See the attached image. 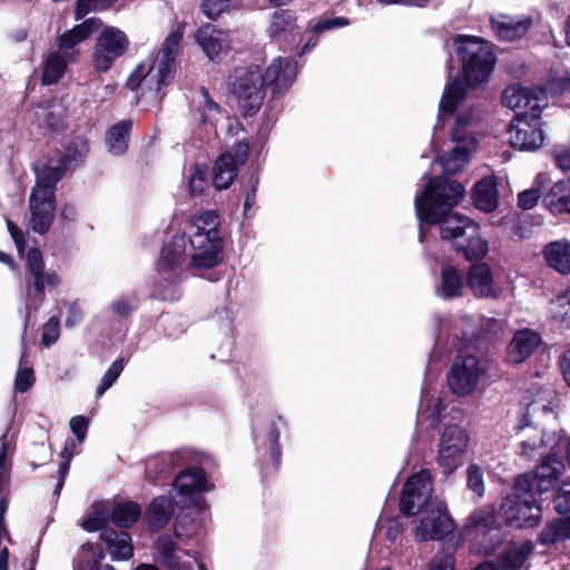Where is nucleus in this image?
Instances as JSON below:
<instances>
[{"label":"nucleus","mask_w":570,"mask_h":570,"mask_svg":"<svg viewBox=\"0 0 570 570\" xmlns=\"http://www.w3.org/2000/svg\"><path fill=\"white\" fill-rule=\"evenodd\" d=\"M464 186L444 177H432L424 189L415 197L414 206L421 223L438 224L442 240L469 259H481L488 250V240L482 236L480 226L471 218L453 213V208L463 199Z\"/></svg>","instance_id":"f257e3e1"},{"label":"nucleus","mask_w":570,"mask_h":570,"mask_svg":"<svg viewBox=\"0 0 570 570\" xmlns=\"http://www.w3.org/2000/svg\"><path fill=\"white\" fill-rule=\"evenodd\" d=\"M466 88L464 82L455 78L445 87L440 101L438 122L434 127L433 139L436 132L450 126V137L454 147L438 158L443 171L454 175L462 170L469 163L471 153L475 149L474 127L480 120V114L474 109H466L458 112L452 120V112L465 98Z\"/></svg>","instance_id":"f03ea898"},{"label":"nucleus","mask_w":570,"mask_h":570,"mask_svg":"<svg viewBox=\"0 0 570 570\" xmlns=\"http://www.w3.org/2000/svg\"><path fill=\"white\" fill-rule=\"evenodd\" d=\"M296 75L297 62L293 58L277 57L265 73L258 66L236 68L229 76L228 88L244 112H256L264 101V87L271 86L274 92L285 91L293 85Z\"/></svg>","instance_id":"7ed1b4c3"},{"label":"nucleus","mask_w":570,"mask_h":570,"mask_svg":"<svg viewBox=\"0 0 570 570\" xmlns=\"http://www.w3.org/2000/svg\"><path fill=\"white\" fill-rule=\"evenodd\" d=\"M431 494L432 476L429 470L413 474L403 489L401 511L406 515L424 513L414 529L417 541L440 540L453 530V521L445 503L432 499Z\"/></svg>","instance_id":"20e7f679"},{"label":"nucleus","mask_w":570,"mask_h":570,"mask_svg":"<svg viewBox=\"0 0 570 570\" xmlns=\"http://www.w3.org/2000/svg\"><path fill=\"white\" fill-rule=\"evenodd\" d=\"M36 185L29 197V227L33 233L45 235L55 218V187L63 176L61 161L35 163Z\"/></svg>","instance_id":"39448f33"},{"label":"nucleus","mask_w":570,"mask_h":570,"mask_svg":"<svg viewBox=\"0 0 570 570\" xmlns=\"http://www.w3.org/2000/svg\"><path fill=\"white\" fill-rule=\"evenodd\" d=\"M219 216L215 210H207L193 219L190 238L191 264L195 268L207 269L222 259L223 242L218 230Z\"/></svg>","instance_id":"423d86ee"},{"label":"nucleus","mask_w":570,"mask_h":570,"mask_svg":"<svg viewBox=\"0 0 570 570\" xmlns=\"http://www.w3.org/2000/svg\"><path fill=\"white\" fill-rule=\"evenodd\" d=\"M28 277L21 288V298L24 305V328L28 326L32 314H36L45 302L46 289H57L61 285L60 276L52 271H47L40 249L32 247L27 252Z\"/></svg>","instance_id":"0eeeda50"},{"label":"nucleus","mask_w":570,"mask_h":570,"mask_svg":"<svg viewBox=\"0 0 570 570\" xmlns=\"http://www.w3.org/2000/svg\"><path fill=\"white\" fill-rule=\"evenodd\" d=\"M183 35L171 32L164 41L154 62L145 72L144 66H138L129 76L127 86L136 90L139 86L154 90L156 94L174 78L175 58L179 51Z\"/></svg>","instance_id":"6e6552de"},{"label":"nucleus","mask_w":570,"mask_h":570,"mask_svg":"<svg viewBox=\"0 0 570 570\" xmlns=\"http://www.w3.org/2000/svg\"><path fill=\"white\" fill-rule=\"evenodd\" d=\"M454 45L466 81L478 85L488 79L495 65V56L490 45L482 38L468 35L456 36Z\"/></svg>","instance_id":"1a4fd4ad"},{"label":"nucleus","mask_w":570,"mask_h":570,"mask_svg":"<svg viewBox=\"0 0 570 570\" xmlns=\"http://www.w3.org/2000/svg\"><path fill=\"white\" fill-rule=\"evenodd\" d=\"M562 469V462L553 452L542 456V462L534 473H525L518 476L515 480V493L523 502H533L534 495L540 497L557 485Z\"/></svg>","instance_id":"9d476101"},{"label":"nucleus","mask_w":570,"mask_h":570,"mask_svg":"<svg viewBox=\"0 0 570 570\" xmlns=\"http://www.w3.org/2000/svg\"><path fill=\"white\" fill-rule=\"evenodd\" d=\"M539 412L550 414L552 410L549 404L533 401L528 404L522 423L518 426L519 430L525 432L524 439L521 442V455L527 459L542 458L552 453L561 440V435L556 432H546L538 428H530V416Z\"/></svg>","instance_id":"9b49d317"},{"label":"nucleus","mask_w":570,"mask_h":570,"mask_svg":"<svg viewBox=\"0 0 570 570\" xmlns=\"http://www.w3.org/2000/svg\"><path fill=\"white\" fill-rule=\"evenodd\" d=\"M188 245L190 238L186 234H176L164 245L157 262V271L164 279L175 283L187 267H195L191 253H187Z\"/></svg>","instance_id":"f8f14e48"},{"label":"nucleus","mask_w":570,"mask_h":570,"mask_svg":"<svg viewBox=\"0 0 570 570\" xmlns=\"http://www.w3.org/2000/svg\"><path fill=\"white\" fill-rule=\"evenodd\" d=\"M502 104L514 110L515 117H539L548 106V97L542 88L514 85L503 91Z\"/></svg>","instance_id":"ddd939ff"},{"label":"nucleus","mask_w":570,"mask_h":570,"mask_svg":"<svg viewBox=\"0 0 570 570\" xmlns=\"http://www.w3.org/2000/svg\"><path fill=\"white\" fill-rule=\"evenodd\" d=\"M129 40L124 31L116 27H106L97 38L94 48V67L105 72L128 49Z\"/></svg>","instance_id":"4468645a"},{"label":"nucleus","mask_w":570,"mask_h":570,"mask_svg":"<svg viewBox=\"0 0 570 570\" xmlns=\"http://www.w3.org/2000/svg\"><path fill=\"white\" fill-rule=\"evenodd\" d=\"M468 443L469 436L464 429L455 424L444 428L436 461L445 474L452 473L461 464Z\"/></svg>","instance_id":"2eb2a0df"},{"label":"nucleus","mask_w":570,"mask_h":570,"mask_svg":"<svg viewBox=\"0 0 570 570\" xmlns=\"http://www.w3.org/2000/svg\"><path fill=\"white\" fill-rule=\"evenodd\" d=\"M156 560L168 570H206L195 551L179 548L168 534L156 541Z\"/></svg>","instance_id":"dca6fc26"},{"label":"nucleus","mask_w":570,"mask_h":570,"mask_svg":"<svg viewBox=\"0 0 570 570\" xmlns=\"http://www.w3.org/2000/svg\"><path fill=\"white\" fill-rule=\"evenodd\" d=\"M286 428V421L282 415L273 416L265 426L258 422L253 423V440L261 455L269 454L273 466L277 469L282 460L279 445L281 430Z\"/></svg>","instance_id":"f3484780"},{"label":"nucleus","mask_w":570,"mask_h":570,"mask_svg":"<svg viewBox=\"0 0 570 570\" xmlns=\"http://www.w3.org/2000/svg\"><path fill=\"white\" fill-rule=\"evenodd\" d=\"M481 368L474 355H459L454 358L448 374V383L453 393L468 395L479 383Z\"/></svg>","instance_id":"a211bd4d"},{"label":"nucleus","mask_w":570,"mask_h":570,"mask_svg":"<svg viewBox=\"0 0 570 570\" xmlns=\"http://www.w3.org/2000/svg\"><path fill=\"white\" fill-rule=\"evenodd\" d=\"M509 142L519 150L532 151L544 141L539 117H514L509 125Z\"/></svg>","instance_id":"6ab92c4d"},{"label":"nucleus","mask_w":570,"mask_h":570,"mask_svg":"<svg viewBox=\"0 0 570 570\" xmlns=\"http://www.w3.org/2000/svg\"><path fill=\"white\" fill-rule=\"evenodd\" d=\"M174 485L177 493L183 498V504L200 505L203 502L200 494L210 489L204 471L199 468H188L181 471L176 476Z\"/></svg>","instance_id":"aec40b11"},{"label":"nucleus","mask_w":570,"mask_h":570,"mask_svg":"<svg viewBox=\"0 0 570 570\" xmlns=\"http://www.w3.org/2000/svg\"><path fill=\"white\" fill-rule=\"evenodd\" d=\"M507 522L517 528H532L540 519L541 503L539 497L534 495L533 502L525 503L514 492L513 500H507L502 504Z\"/></svg>","instance_id":"412c9836"},{"label":"nucleus","mask_w":570,"mask_h":570,"mask_svg":"<svg viewBox=\"0 0 570 570\" xmlns=\"http://www.w3.org/2000/svg\"><path fill=\"white\" fill-rule=\"evenodd\" d=\"M195 39L209 60L226 55L230 48L229 33L212 23L202 26L197 30Z\"/></svg>","instance_id":"4be33fe9"},{"label":"nucleus","mask_w":570,"mask_h":570,"mask_svg":"<svg viewBox=\"0 0 570 570\" xmlns=\"http://www.w3.org/2000/svg\"><path fill=\"white\" fill-rule=\"evenodd\" d=\"M541 343L542 338L538 332L530 328L517 331L507 347L508 362L511 364L523 363Z\"/></svg>","instance_id":"5701e85b"},{"label":"nucleus","mask_w":570,"mask_h":570,"mask_svg":"<svg viewBox=\"0 0 570 570\" xmlns=\"http://www.w3.org/2000/svg\"><path fill=\"white\" fill-rule=\"evenodd\" d=\"M101 27V21L96 18H89L82 23L75 26L72 29L60 35L58 39V50L63 52L67 57L77 60L79 50L78 45L85 41L91 33Z\"/></svg>","instance_id":"b1692460"},{"label":"nucleus","mask_w":570,"mask_h":570,"mask_svg":"<svg viewBox=\"0 0 570 570\" xmlns=\"http://www.w3.org/2000/svg\"><path fill=\"white\" fill-rule=\"evenodd\" d=\"M532 19L530 17H512L508 14H498L491 18V27L499 39L513 41L522 38L531 28Z\"/></svg>","instance_id":"393cba45"},{"label":"nucleus","mask_w":570,"mask_h":570,"mask_svg":"<svg viewBox=\"0 0 570 570\" xmlns=\"http://www.w3.org/2000/svg\"><path fill=\"white\" fill-rule=\"evenodd\" d=\"M470 525L478 535H490V543L484 546L487 550L494 549L501 542V533L491 508L476 510L470 518Z\"/></svg>","instance_id":"a878e982"},{"label":"nucleus","mask_w":570,"mask_h":570,"mask_svg":"<svg viewBox=\"0 0 570 570\" xmlns=\"http://www.w3.org/2000/svg\"><path fill=\"white\" fill-rule=\"evenodd\" d=\"M472 318L470 316L446 320L439 324V338H451L452 347L460 350L472 335Z\"/></svg>","instance_id":"bb28decb"},{"label":"nucleus","mask_w":570,"mask_h":570,"mask_svg":"<svg viewBox=\"0 0 570 570\" xmlns=\"http://www.w3.org/2000/svg\"><path fill=\"white\" fill-rule=\"evenodd\" d=\"M543 257L547 265L561 275L570 274V242L566 239L554 240L543 248Z\"/></svg>","instance_id":"cd10ccee"},{"label":"nucleus","mask_w":570,"mask_h":570,"mask_svg":"<svg viewBox=\"0 0 570 570\" xmlns=\"http://www.w3.org/2000/svg\"><path fill=\"white\" fill-rule=\"evenodd\" d=\"M464 276L452 265H444L440 273V284L435 287L436 296L452 299L462 296Z\"/></svg>","instance_id":"c85d7f7f"},{"label":"nucleus","mask_w":570,"mask_h":570,"mask_svg":"<svg viewBox=\"0 0 570 570\" xmlns=\"http://www.w3.org/2000/svg\"><path fill=\"white\" fill-rule=\"evenodd\" d=\"M466 282L475 296H494L493 276L489 265L484 263L473 265L469 271Z\"/></svg>","instance_id":"c756f323"},{"label":"nucleus","mask_w":570,"mask_h":570,"mask_svg":"<svg viewBox=\"0 0 570 570\" xmlns=\"http://www.w3.org/2000/svg\"><path fill=\"white\" fill-rule=\"evenodd\" d=\"M100 537L114 560H127L132 557L134 549L127 532L105 529Z\"/></svg>","instance_id":"7c9ffc66"},{"label":"nucleus","mask_w":570,"mask_h":570,"mask_svg":"<svg viewBox=\"0 0 570 570\" xmlns=\"http://www.w3.org/2000/svg\"><path fill=\"white\" fill-rule=\"evenodd\" d=\"M296 29V16L287 9L276 10L271 17L267 35L269 38L281 41L286 40Z\"/></svg>","instance_id":"2f4dec72"},{"label":"nucleus","mask_w":570,"mask_h":570,"mask_svg":"<svg viewBox=\"0 0 570 570\" xmlns=\"http://www.w3.org/2000/svg\"><path fill=\"white\" fill-rule=\"evenodd\" d=\"M73 61L60 50H51L43 61L42 82L45 85L58 82L66 73L68 65Z\"/></svg>","instance_id":"473e14b6"},{"label":"nucleus","mask_w":570,"mask_h":570,"mask_svg":"<svg viewBox=\"0 0 570 570\" xmlns=\"http://www.w3.org/2000/svg\"><path fill=\"white\" fill-rule=\"evenodd\" d=\"M473 202L476 208L485 213L498 207V190L492 177H484L475 184Z\"/></svg>","instance_id":"72a5a7b5"},{"label":"nucleus","mask_w":570,"mask_h":570,"mask_svg":"<svg viewBox=\"0 0 570 570\" xmlns=\"http://www.w3.org/2000/svg\"><path fill=\"white\" fill-rule=\"evenodd\" d=\"M543 203L551 213L570 214V178L556 183L543 197Z\"/></svg>","instance_id":"f704fd0d"},{"label":"nucleus","mask_w":570,"mask_h":570,"mask_svg":"<svg viewBox=\"0 0 570 570\" xmlns=\"http://www.w3.org/2000/svg\"><path fill=\"white\" fill-rule=\"evenodd\" d=\"M174 504L170 498L160 495L155 498L148 507L147 520L153 530L163 529L171 519Z\"/></svg>","instance_id":"c9c22d12"},{"label":"nucleus","mask_w":570,"mask_h":570,"mask_svg":"<svg viewBox=\"0 0 570 570\" xmlns=\"http://www.w3.org/2000/svg\"><path fill=\"white\" fill-rule=\"evenodd\" d=\"M237 164L230 153H225L216 160L213 184L217 190L228 188L237 175Z\"/></svg>","instance_id":"e433bc0d"},{"label":"nucleus","mask_w":570,"mask_h":570,"mask_svg":"<svg viewBox=\"0 0 570 570\" xmlns=\"http://www.w3.org/2000/svg\"><path fill=\"white\" fill-rule=\"evenodd\" d=\"M534 544L531 541L508 549L498 558L497 570H519L532 554Z\"/></svg>","instance_id":"4c0bfd02"},{"label":"nucleus","mask_w":570,"mask_h":570,"mask_svg":"<svg viewBox=\"0 0 570 570\" xmlns=\"http://www.w3.org/2000/svg\"><path fill=\"white\" fill-rule=\"evenodd\" d=\"M88 150L87 141L81 137H77L69 144L66 154H59L57 158H51L49 160L40 159L37 163L51 164L55 161H61L65 174L69 168L77 166L87 155Z\"/></svg>","instance_id":"58836bf2"},{"label":"nucleus","mask_w":570,"mask_h":570,"mask_svg":"<svg viewBox=\"0 0 570 570\" xmlns=\"http://www.w3.org/2000/svg\"><path fill=\"white\" fill-rule=\"evenodd\" d=\"M131 126L130 120H121L107 131L106 142L111 154L122 155L127 150Z\"/></svg>","instance_id":"ea45409f"},{"label":"nucleus","mask_w":570,"mask_h":570,"mask_svg":"<svg viewBox=\"0 0 570 570\" xmlns=\"http://www.w3.org/2000/svg\"><path fill=\"white\" fill-rule=\"evenodd\" d=\"M36 115L42 119L47 127L51 130H56L62 124L66 116V108L59 100H51L46 106H39Z\"/></svg>","instance_id":"a19ab883"},{"label":"nucleus","mask_w":570,"mask_h":570,"mask_svg":"<svg viewBox=\"0 0 570 570\" xmlns=\"http://www.w3.org/2000/svg\"><path fill=\"white\" fill-rule=\"evenodd\" d=\"M140 507L135 502L117 504L111 512L112 522L120 528H129L139 519Z\"/></svg>","instance_id":"79ce46f5"},{"label":"nucleus","mask_w":570,"mask_h":570,"mask_svg":"<svg viewBox=\"0 0 570 570\" xmlns=\"http://www.w3.org/2000/svg\"><path fill=\"white\" fill-rule=\"evenodd\" d=\"M547 175L539 174L535 178L534 186L519 194L518 204L520 208L529 210L538 204V200L543 194L541 186L547 181Z\"/></svg>","instance_id":"37998d69"},{"label":"nucleus","mask_w":570,"mask_h":570,"mask_svg":"<svg viewBox=\"0 0 570 570\" xmlns=\"http://www.w3.org/2000/svg\"><path fill=\"white\" fill-rule=\"evenodd\" d=\"M125 364L122 358H118L112 362L109 368L106 371L104 376L101 377L100 384L96 389V396H102L117 381L124 371Z\"/></svg>","instance_id":"c03bdc74"},{"label":"nucleus","mask_w":570,"mask_h":570,"mask_svg":"<svg viewBox=\"0 0 570 570\" xmlns=\"http://www.w3.org/2000/svg\"><path fill=\"white\" fill-rule=\"evenodd\" d=\"M466 487L476 498H482L485 491L484 472L478 464H470L466 469Z\"/></svg>","instance_id":"a18cd8bd"},{"label":"nucleus","mask_w":570,"mask_h":570,"mask_svg":"<svg viewBox=\"0 0 570 570\" xmlns=\"http://www.w3.org/2000/svg\"><path fill=\"white\" fill-rule=\"evenodd\" d=\"M200 106L198 112L200 121L204 124L212 122L214 117L220 112V107L212 99L205 87L200 88Z\"/></svg>","instance_id":"49530a36"},{"label":"nucleus","mask_w":570,"mask_h":570,"mask_svg":"<svg viewBox=\"0 0 570 570\" xmlns=\"http://www.w3.org/2000/svg\"><path fill=\"white\" fill-rule=\"evenodd\" d=\"M208 168L206 165L197 164L194 166L188 177V189L191 196L200 195L207 186Z\"/></svg>","instance_id":"de8ad7c7"},{"label":"nucleus","mask_w":570,"mask_h":570,"mask_svg":"<svg viewBox=\"0 0 570 570\" xmlns=\"http://www.w3.org/2000/svg\"><path fill=\"white\" fill-rule=\"evenodd\" d=\"M60 335V322L57 316H52L43 325L41 344L46 347L51 346L57 342Z\"/></svg>","instance_id":"09e8293b"},{"label":"nucleus","mask_w":570,"mask_h":570,"mask_svg":"<svg viewBox=\"0 0 570 570\" xmlns=\"http://www.w3.org/2000/svg\"><path fill=\"white\" fill-rule=\"evenodd\" d=\"M561 540H564V538L559 520L548 524L544 529H542L539 535V541L546 546L556 543Z\"/></svg>","instance_id":"8fccbe9b"},{"label":"nucleus","mask_w":570,"mask_h":570,"mask_svg":"<svg viewBox=\"0 0 570 570\" xmlns=\"http://www.w3.org/2000/svg\"><path fill=\"white\" fill-rule=\"evenodd\" d=\"M230 7V0H204L202 8L209 19H216Z\"/></svg>","instance_id":"3c124183"},{"label":"nucleus","mask_w":570,"mask_h":570,"mask_svg":"<svg viewBox=\"0 0 570 570\" xmlns=\"http://www.w3.org/2000/svg\"><path fill=\"white\" fill-rule=\"evenodd\" d=\"M35 383L33 371L30 367L19 368L14 379V389L19 393L27 392Z\"/></svg>","instance_id":"603ef678"},{"label":"nucleus","mask_w":570,"mask_h":570,"mask_svg":"<svg viewBox=\"0 0 570 570\" xmlns=\"http://www.w3.org/2000/svg\"><path fill=\"white\" fill-rule=\"evenodd\" d=\"M348 24H350L348 19L344 18V17L326 18V19H323V20L318 21L317 23H315L312 28V31L315 35H320L324 31L346 27Z\"/></svg>","instance_id":"864d4df0"},{"label":"nucleus","mask_w":570,"mask_h":570,"mask_svg":"<svg viewBox=\"0 0 570 570\" xmlns=\"http://www.w3.org/2000/svg\"><path fill=\"white\" fill-rule=\"evenodd\" d=\"M106 3L104 0H78L75 10L76 20L82 19L91 10L104 9Z\"/></svg>","instance_id":"5fc2aeb1"},{"label":"nucleus","mask_w":570,"mask_h":570,"mask_svg":"<svg viewBox=\"0 0 570 570\" xmlns=\"http://www.w3.org/2000/svg\"><path fill=\"white\" fill-rule=\"evenodd\" d=\"M70 429L79 442H83L87 435L89 421L82 415L71 417L69 422Z\"/></svg>","instance_id":"6e6d98bb"},{"label":"nucleus","mask_w":570,"mask_h":570,"mask_svg":"<svg viewBox=\"0 0 570 570\" xmlns=\"http://www.w3.org/2000/svg\"><path fill=\"white\" fill-rule=\"evenodd\" d=\"M109 309L119 317H128L134 311V305L130 299L119 297L110 303Z\"/></svg>","instance_id":"4d7b16f0"},{"label":"nucleus","mask_w":570,"mask_h":570,"mask_svg":"<svg viewBox=\"0 0 570 570\" xmlns=\"http://www.w3.org/2000/svg\"><path fill=\"white\" fill-rule=\"evenodd\" d=\"M556 165L562 170H570V145L556 146L553 150Z\"/></svg>","instance_id":"13d9d810"},{"label":"nucleus","mask_w":570,"mask_h":570,"mask_svg":"<svg viewBox=\"0 0 570 570\" xmlns=\"http://www.w3.org/2000/svg\"><path fill=\"white\" fill-rule=\"evenodd\" d=\"M505 323L502 320L487 318L482 321L481 330L490 336H498L504 332Z\"/></svg>","instance_id":"bf43d9fd"},{"label":"nucleus","mask_w":570,"mask_h":570,"mask_svg":"<svg viewBox=\"0 0 570 570\" xmlns=\"http://www.w3.org/2000/svg\"><path fill=\"white\" fill-rule=\"evenodd\" d=\"M106 524L107 520L104 517V514L100 512H96L83 520L82 528L86 531L94 532L104 529Z\"/></svg>","instance_id":"052dcab7"},{"label":"nucleus","mask_w":570,"mask_h":570,"mask_svg":"<svg viewBox=\"0 0 570 570\" xmlns=\"http://www.w3.org/2000/svg\"><path fill=\"white\" fill-rule=\"evenodd\" d=\"M76 453V443L72 440H67L61 452V462L59 464V469L62 472H68L70 468V462Z\"/></svg>","instance_id":"680f3d73"},{"label":"nucleus","mask_w":570,"mask_h":570,"mask_svg":"<svg viewBox=\"0 0 570 570\" xmlns=\"http://www.w3.org/2000/svg\"><path fill=\"white\" fill-rule=\"evenodd\" d=\"M553 504L559 514L570 513V491L560 490L553 499Z\"/></svg>","instance_id":"e2e57ef3"},{"label":"nucleus","mask_w":570,"mask_h":570,"mask_svg":"<svg viewBox=\"0 0 570 570\" xmlns=\"http://www.w3.org/2000/svg\"><path fill=\"white\" fill-rule=\"evenodd\" d=\"M429 570H454V558L451 554L436 556Z\"/></svg>","instance_id":"0e129e2a"},{"label":"nucleus","mask_w":570,"mask_h":570,"mask_svg":"<svg viewBox=\"0 0 570 570\" xmlns=\"http://www.w3.org/2000/svg\"><path fill=\"white\" fill-rule=\"evenodd\" d=\"M7 227L18 250L21 252L26 245V236L23 230L19 228L14 223H12L10 219H7Z\"/></svg>","instance_id":"69168bd1"},{"label":"nucleus","mask_w":570,"mask_h":570,"mask_svg":"<svg viewBox=\"0 0 570 570\" xmlns=\"http://www.w3.org/2000/svg\"><path fill=\"white\" fill-rule=\"evenodd\" d=\"M249 153V146L245 140L238 141L235 144L233 153H230L237 164V167L239 165H243Z\"/></svg>","instance_id":"338daca9"},{"label":"nucleus","mask_w":570,"mask_h":570,"mask_svg":"<svg viewBox=\"0 0 570 570\" xmlns=\"http://www.w3.org/2000/svg\"><path fill=\"white\" fill-rule=\"evenodd\" d=\"M67 307H68V315L66 317L65 324L67 327H73L81 320V316H82L81 308L75 302L69 303L67 305Z\"/></svg>","instance_id":"774afa93"}]
</instances>
